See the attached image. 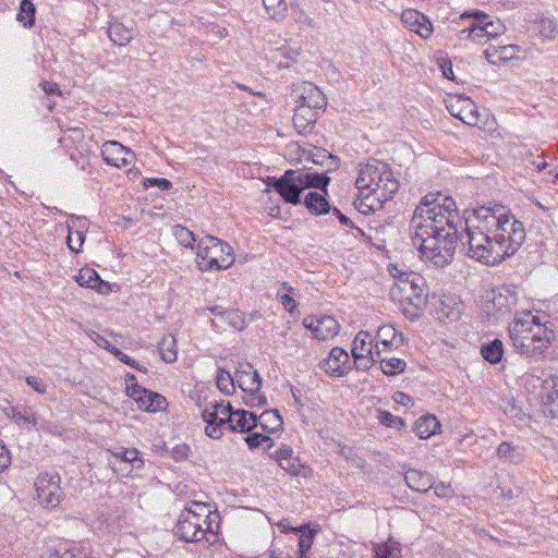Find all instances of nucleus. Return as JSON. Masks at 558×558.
I'll return each mask as SVG.
<instances>
[{
	"instance_id": "3",
	"label": "nucleus",
	"mask_w": 558,
	"mask_h": 558,
	"mask_svg": "<svg viewBox=\"0 0 558 558\" xmlns=\"http://www.w3.org/2000/svg\"><path fill=\"white\" fill-rule=\"evenodd\" d=\"M460 221L454 199L437 194L425 195L416 206L411 220V240L438 235L448 227H457Z\"/></svg>"
},
{
	"instance_id": "50",
	"label": "nucleus",
	"mask_w": 558,
	"mask_h": 558,
	"mask_svg": "<svg viewBox=\"0 0 558 558\" xmlns=\"http://www.w3.org/2000/svg\"><path fill=\"white\" fill-rule=\"evenodd\" d=\"M291 288L282 287L277 292V299L282 304L284 310L289 313H293L296 308V302L293 296L289 293Z\"/></svg>"
},
{
	"instance_id": "45",
	"label": "nucleus",
	"mask_w": 558,
	"mask_h": 558,
	"mask_svg": "<svg viewBox=\"0 0 558 558\" xmlns=\"http://www.w3.org/2000/svg\"><path fill=\"white\" fill-rule=\"evenodd\" d=\"M497 454L500 459H504L512 463H519L522 459V456L519 452L518 448L507 441H504L498 446Z\"/></svg>"
},
{
	"instance_id": "13",
	"label": "nucleus",
	"mask_w": 558,
	"mask_h": 558,
	"mask_svg": "<svg viewBox=\"0 0 558 558\" xmlns=\"http://www.w3.org/2000/svg\"><path fill=\"white\" fill-rule=\"evenodd\" d=\"M35 489L37 499L41 505L54 508L60 504L62 490L58 475L40 474L35 482Z\"/></svg>"
},
{
	"instance_id": "28",
	"label": "nucleus",
	"mask_w": 558,
	"mask_h": 558,
	"mask_svg": "<svg viewBox=\"0 0 558 558\" xmlns=\"http://www.w3.org/2000/svg\"><path fill=\"white\" fill-rule=\"evenodd\" d=\"M460 19H472L471 24L460 32L462 37L470 38L475 43H481L483 39H486V27L484 25V20L483 17L476 15V10L462 13Z\"/></svg>"
},
{
	"instance_id": "19",
	"label": "nucleus",
	"mask_w": 558,
	"mask_h": 558,
	"mask_svg": "<svg viewBox=\"0 0 558 558\" xmlns=\"http://www.w3.org/2000/svg\"><path fill=\"white\" fill-rule=\"evenodd\" d=\"M402 343V333L398 332L392 325H383L376 333L375 353L380 357L385 353L397 350Z\"/></svg>"
},
{
	"instance_id": "10",
	"label": "nucleus",
	"mask_w": 558,
	"mask_h": 558,
	"mask_svg": "<svg viewBox=\"0 0 558 558\" xmlns=\"http://www.w3.org/2000/svg\"><path fill=\"white\" fill-rule=\"evenodd\" d=\"M447 110L457 119L471 126H481L483 114L474 101L464 95H448L445 99Z\"/></svg>"
},
{
	"instance_id": "61",
	"label": "nucleus",
	"mask_w": 558,
	"mask_h": 558,
	"mask_svg": "<svg viewBox=\"0 0 558 558\" xmlns=\"http://www.w3.org/2000/svg\"><path fill=\"white\" fill-rule=\"evenodd\" d=\"M11 464V453L7 447L0 442V472L8 469Z\"/></svg>"
},
{
	"instance_id": "18",
	"label": "nucleus",
	"mask_w": 558,
	"mask_h": 558,
	"mask_svg": "<svg viewBox=\"0 0 558 558\" xmlns=\"http://www.w3.org/2000/svg\"><path fill=\"white\" fill-rule=\"evenodd\" d=\"M320 368L333 377L347 375L350 371V357L348 352L339 347L332 348L328 356L320 363Z\"/></svg>"
},
{
	"instance_id": "58",
	"label": "nucleus",
	"mask_w": 558,
	"mask_h": 558,
	"mask_svg": "<svg viewBox=\"0 0 558 558\" xmlns=\"http://www.w3.org/2000/svg\"><path fill=\"white\" fill-rule=\"evenodd\" d=\"M47 558H90L76 549H66L62 553H51Z\"/></svg>"
},
{
	"instance_id": "60",
	"label": "nucleus",
	"mask_w": 558,
	"mask_h": 558,
	"mask_svg": "<svg viewBox=\"0 0 558 558\" xmlns=\"http://www.w3.org/2000/svg\"><path fill=\"white\" fill-rule=\"evenodd\" d=\"M12 417L17 423L24 422V423H28L32 425L37 424V416L35 414L26 415L15 409L12 410Z\"/></svg>"
},
{
	"instance_id": "26",
	"label": "nucleus",
	"mask_w": 558,
	"mask_h": 558,
	"mask_svg": "<svg viewBox=\"0 0 558 558\" xmlns=\"http://www.w3.org/2000/svg\"><path fill=\"white\" fill-rule=\"evenodd\" d=\"M320 112V110L296 106L293 116V126L296 132L301 135L311 133Z\"/></svg>"
},
{
	"instance_id": "9",
	"label": "nucleus",
	"mask_w": 558,
	"mask_h": 558,
	"mask_svg": "<svg viewBox=\"0 0 558 558\" xmlns=\"http://www.w3.org/2000/svg\"><path fill=\"white\" fill-rule=\"evenodd\" d=\"M389 271L396 280L392 294L420 308L425 302V279L417 272L402 270L397 266H392Z\"/></svg>"
},
{
	"instance_id": "47",
	"label": "nucleus",
	"mask_w": 558,
	"mask_h": 558,
	"mask_svg": "<svg viewBox=\"0 0 558 558\" xmlns=\"http://www.w3.org/2000/svg\"><path fill=\"white\" fill-rule=\"evenodd\" d=\"M247 433L248 435L244 440L251 449L258 448L263 445H265L267 449L272 447L274 442L271 438L258 432L257 429H253L252 432Z\"/></svg>"
},
{
	"instance_id": "11",
	"label": "nucleus",
	"mask_w": 558,
	"mask_h": 558,
	"mask_svg": "<svg viewBox=\"0 0 558 558\" xmlns=\"http://www.w3.org/2000/svg\"><path fill=\"white\" fill-rule=\"evenodd\" d=\"M229 408L230 403L225 401L209 403L205 407L202 417L206 423L204 430L208 437L219 439L222 436L227 426Z\"/></svg>"
},
{
	"instance_id": "36",
	"label": "nucleus",
	"mask_w": 558,
	"mask_h": 558,
	"mask_svg": "<svg viewBox=\"0 0 558 558\" xmlns=\"http://www.w3.org/2000/svg\"><path fill=\"white\" fill-rule=\"evenodd\" d=\"M481 353L490 364L499 363L504 356V344L501 340L494 339L482 345Z\"/></svg>"
},
{
	"instance_id": "57",
	"label": "nucleus",
	"mask_w": 558,
	"mask_h": 558,
	"mask_svg": "<svg viewBox=\"0 0 558 558\" xmlns=\"http://www.w3.org/2000/svg\"><path fill=\"white\" fill-rule=\"evenodd\" d=\"M434 492L437 497L442 499H450L454 495V490L451 486V484L446 483H439L436 486H434Z\"/></svg>"
},
{
	"instance_id": "48",
	"label": "nucleus",
	"mask_w": 558,
	"mask_h": 558,
	"mask_svg": "<svg viewBox=\"0 0 558 558\" xmlns=\"http://www.w3.org/2000/svg\"><path fill=\"white\" fill-rule=\"evenodd\" d=\"M112 456L117 460L131 463L134 468H140L143 464V460L140 457V452L135 448H122L119 451L113 452Z\"/></svg>"
},
{
	"instance_id": "51",
	"label": "nucleus",
	"mask_w": 558,
	"mask_h": 558,
	"mask_svg": "<svg viewBox=\"0 0 558 558\" xmlns=\"http://www.w3.org/2000/svg\"><path fill=\"white\" fill-rule=\"evenodd\" d=\"M437 314L438 319L440 320L448 319L450 322H454L460 317V310L458 307L449 308L448 304L445 301H441Z\"/></svg>"
},
{
	"instance_id": "40",
	"label": "nucleus",
	"mask_w": 558,
	"mask_h": 558,
	"mask_svg": "<svg viewBox=\"0 0 558 558\" xmlns=\"http://www.w3.org/2000/svg\"><path fill=\"white\" fill-rule=\"evenodd\" d=\"M377 362L380 363V368L387 376L401 374L404 372L407 366L405 361L398 357H384L380 355V357L377 359Z\"/></svg>"
},
{
	"instance_id": "53",
	"label": "nucleus",
	"mask_w": 558,
	"mask_h": 558,
	"mask_svg": "<svg viewBox=\"0 0 558 558\" xmlns=\"http://www.w3.org/2000/svg\"><path fill=\"white\" fill-rule=\"evenodd\" d=\"M166 405H167L166 399L161 395L154 392V395L151 396L149 401H146L145 411L157 412V411L163 410L166 408Z\"/></svg>"
},
{
	"instance_id": "22",
	"label": "nucleus",
	"mask_w": 558,
	"mask_h": 558,
	"mask_svg": "<svg viewBox=\"0 0 558 558\" xmlns=\"http://www.w3.org/2000/svg\"><path fill=\"white\" fill-rule=\"evenodd\" d=\"M232 432L245 433L258 428L256 414L246 410H235L229 408L227 426Z\"/></svg>"
},
{
	"instance_id": "24",
	"label": "nucleus",
	"mask_w": 558,
	"mask_h": 558,
	"mask_svg": "<svg viewBox=\"0 0 558 558\" xmlns=\"http://www.w3.org/2000/svg\"><path fill=\"white\" fill-rule=\"evenodd\" d=\"M235 381L244 392L252 396L262 387V379L251 364H244L235 372Z\"/></svg>"
},
{
	"instance_id": "55",
	"label": "nucleus",
	"mask_w": 558,
	"mask_h": 558,
	"mask_svg": "<svg viewBox=\"0 0 558 558\" xmlns=\"http://www.w3.org/2000/svg\"><path fill=\"white\" fill-rule=\"evenodd\" d=\"M144 187L157 186L160 190H170L172 187L171 181L165 178H146L143 180Z\"/></svg>"
},
{
	"instance_id": "27",
	"label": "nucleus",
	"mask_w": 558,
	"mask_h": 558,
	"mask_svg": "<svg viewBox=\"0 0 558 558\" xmlns=\"http://www.w3.org/2000/svg\"><path fill=\"white\" fill-rule=\"evenodd\" d=\"M75 280L81 287L93 289L104 295L112 291L111 286L101 280L98 272L93 268H82L75 277Z\"/></svg>"
},
{
	"instance_id": "32",
	"label": "nucleus",
	"mask_w": 558,
	"mask_h": 558,
	"mask_svg": "<svg viewBox=\"0 0 558 558\" xmlns=\"http://www.w3.org/2000/svg\"><path fill=\"white\" fill-rule=\"evenodd\" d=\"M257 424L263 430L274 433L281 429L283 421L278 410H267L257 417Z\"/></svg>"
},
{
	"instance_id": "29",
	"label": "nucleus",
	"mask_w": 558,
	"mask_h": 558,
	"mask_svg": "<svg viewBox=\"0 0 558 558\" xmlns=\"http://www.w3.org/2000/svg\"><path fill=\"white\" fill-rule=\"evenodd\" d=\"M307 161L325 167L326 172H331L338 169L340 165V160L338 157L328 153L324 148L314 146H311L310 148Z\"/></svg>"
},
{
	"instance_id": "49",
	"label": "nucleus",
	"mask_w": 558,
	"mask_h": 558,
	"mask_svg": "<svg viewBox=\"0 0 558 558\" xmlns=\"http://www.w3.org/2000/svg\"><path fill=\"white\" fill-rule=\"evenodd\" d=\"M173 235L182 246L194 248L195 235L187 228L183 226H175L173 228Z\"/></svg>"
},
{
	"instance_id": "44",
	"label": "nucleus",
	"mask_w": 558,
	"mask_h": 558,
	"mask_svg": "<svg viewBox=\"0 0 558 558\" xmlns=\"http://www.w3.org/2000/svg\"><path fill=\"white\" fill-rule=\"evenodd\" d=\"M265 10L270 19L283 20L287 13V5L283 0H263Z\"/></svg>"
},
{
	"instance_id": "56",
	"label": "nucleus",
	"mask_w": 558,
	"mask_h": 558,
	"mask_svg": "<svg viewBox=\"0 0 558 558\" xmlns=\"http://www.w3.org/2000/svg\"><path fill=\"white\" fill-rule=\"evenodd\" d=\"M26 384L37 393L45 395L47 392V384L37 376H27L25 378Z\"/></svg>"
},
{
	"instance_id": "2",
	"label": "nucleus",
	"mask_w": 558,
	"mask_h": 558,
	"mask_svg": "<svg viewBox=\"0 0 558 558\" xmlns=\"http://www.w3.org/2000/svg\"><path fill=\"white\" fill-rule=\"evenodd\" d=\"M355 186L360 196L354 205L359 211L367 214L392 198L399 190V181L387 163L373 160L359 167Z\"/></svg>"
},
{
	"instance_id": "41",
	"label": "nucleus",
	"mask_w": 558,
	"mask_h": 558,
	"mask_svg": "<svg viewBox=\"0 0 558 558\" xmlns=\"http://www.w3.org/2000/svg\"><path fill=\"white\" fill-rule=\"evenodd\" d=\"M476 15L483 17L486 27V39L496 38L506 32V26L499 19H490L487 14L476 10Z\"/></svg>"
},
{
	"instance_id": "4",
	"label": "nucleus",
	"mask_w": 558,
	"mask_h": 558,
	"mask_svg": "<svg viewBox=\"0 0 558 558\" xmlns=\"http://www.w3.org/2000/svg\"><path fill=\"white\" fill-rule=\"evenodd\" d=\"M509 337L521 354L544 352L556 337L555 323L538 311L522 312L509 325Z\"/></svg>"
},
{
	"instance_id": "12",
	"label": "nucleus",
	"mask_w": 558,
	"mask_h": 558,
	"mask_svg": "<svg viewBox=\"0 0 558 558\" xmlns=\"http://www.w3.org/2000/svg\"><path fill=\"white\" fill-rule=\"evenodd\" d=\"M374 339L368 331L361 330L352 342V356L359 368L367 369L377 363L379 356L375 353Z\"/></svg>"
},
{
	"instance_id": "38",
	"label": "nucleus",
	"mask_w": 558,
	"mask_h": 558,
	"mask_svg": "<svg viewBox=\"0 0 558 558\" xmlns=\"http://www.w3.org/2000/svg\"><path fill=\"white\" fill-rule=\"evenodd\" d=\"M159 354L166 363H173L177 361V340L172 335H167L161 339L159 342Z\"/></svg>"
},
{
	"instance_id": "54",
	"label": "nucleus",
	"mask_w": 558,
	"mask_h": 558,
	"mask_svg": "<svg viewBox=\"0 0 558 558\" xmlns=\"http://www.w3.org/2000/svg\"><path fill=\"white\" fill-rule=\"evenodd\" d=\"M378 421L380 422V424L387 427H398L404 425L403 421L400 417L395 416L387 411H379Z\"/></svg>"
},
{
	"instance_id": "64",
	"label": "nucleus",
	"mask_w": 558,
	"mask_h": 558,
	"mask_svg": "<svg viewBox=\"0 0 558 558\" xmlns=\"http://www.w3.org/2000/svg\"><path fill=\"white\" fill-rule=\"evenodd\" d=\"M40 87L44 90V93L47 95L61 96V90H60L58 84H56V83L44 81L40 83Z\"/></svg>"
},
{
	"instance_id": "8",
	"label": "nucleus",
	"mask_w": 558,
	"mask_h": 558,
	"mask_svg": "<svg viewBox=\"0 0 558 558\" xmlns=\"http://www.w3.org/2000/svg\"><path fill=\"white\" fill-rule=\"evenodd\" d=\"M195 262L201 271L227 269L234 263L233 250L228 243L206 235L197 244Z\"/></svg>"
},
{
	"instance_id": "20",
	"label": "nucleus",
	"mask_w": 558,
	"mask_h": 558,
	"mask_svg": "<svg viewBox=\"0 0 558 558\" xmlns=\"http://www.w3.org/2000/svg\"><path fill=\"white\" fill-rule=\"evenodd\" d=\"M401 21L411 32L416 33L423 39H428L434 32L432 22L423 13L407 9L401 13Z\"/></svg>"
},
{
	"instance_id": "6",
	"label": "nucleus",
	"mask_w": 558,
	"mask_h": 558,
	"mask_svg": "<svg viewBox=\"0 0 558 558\" xmlns=\"http://www.w3.org/2000/svg\"><path fill=\"white\" fill-rule=\"evenodd\" d=\"M457 232V227H448L446 232H440L438 235L424 236L420 240H413L412 244L418 250L421 259L424 263L430 264L435 267H444L453 258Z\"/></svg>"
},
{
	"instance_id": "30",
	"label": "nucleus",
	"mask_w": 558,
	"mask_h": 558,
	"mask_svg": "<svg viewBox=\"0 0 558 558\" xmlns=\"http://www.w3.org/2000/svg\"><path fill=\"white\" fill-rule=\"evenodd\" d=\"M404 480L408 486L416 492L425 493L433 487L432 476L416 469L408 470Z\"/></svg>"
},
{
	"instance_id": "7",
	"label": "nucleus",
	"mask_w": 558,
	"mask_h": 558,
	"mask_svg": "<svg viewBox=\"0 0 558 558\" xmlns=\"http://www.w3.org/2000/svg\"><path fill=\"white\" fill-rule=\"evenodd\" d=\"M330 179L325 173H313L288 170L278 179L272 187L281 197L291 204L300 203V194L307 187H326Z\"/></svg>"
},
{
	"instance_id": "15",
	"label": "nucleus",
	"mask_w": 558,
	"mask_h": 558,
	"mask_svg": "<svg viewBox=\"0 0 558 558\" xmlns=\"http://www.w3.org/2000/svg\"><path fill=\"white\" fill-rule=\"evenodd\" d=\"M303 326L322 341L333 339L340 331V324L332 316H308L303 319Z\"/></svg>"
},
{
	"instance_id": "42",
	"label": "nucleus",
	"mask_w": 558,
	"mask_h": 558,
	"mask_svg": "<svg viewBox=\"0 0 558 558\" xmlns=\"http://www.w3.org/2000/svg\"><path fill=\"white\" fill-rule=\"evenodd\" d=\"M310 145H301L300 143H291L287 147V157L294 162H304L308 159Z\"/></svg>"
},
{
	"instance_id": "43",
	"label": "nucleus",
	"mask_w": 558,
	"mask_h": 558,
	"mask_svg": "<svg viewBox=\"0 0 558 558\" xmlns=\"http://www.w3.org/2000/svg\"><path fill=\"white\" fill-rule=\"evenodd\" d=\"M235 377L222 368H219L216 375L217 388L225 395H231L234 391Z\"/></svg>"
},
{
	"instance_id": "5",
	"label": "nucleus",
	"mask_w": 558,
	"mask_h": 558,
	"mask_svg": "<svg viewBox=\"0 0 558 558\" xmlns=\"http://www.w3.org/2000/svg\"><path fill=\"white\" fill-rule=\"evenodd\" d=\"M217 518L207 504L193 501L181 511L175 533L185 542H208V535L214 536L217 532L218 524L214 525Z\"/></svg>"
},
{
	"instance_id": "33",
	"label": "nucleus",
	"mask_w": 558,
	"mask_h": 558,
	"mask_svg": "<svg viewBox=\"0 0 558 558\" xmlns=\"http://www.w3.org/2000/svg\"><path fill=\"white\" fill-rule=\"evenodd\" d=\"M213 324L219 329H225L226 326H230L234 329L242 330L245 327V319L243 314L238 310H226L225 313H221L220 320H213Z\"/></svg>"
},
{
	"instance_id": "62",
	"label": "nucleus",
	"mask_w": 558,
	"mask_h": 558,
	"mask_svg": "<svg viewBox=\"0 0 558 558\" xmlns=\"http://www.w3.org/2000/svg\"><path fill=\"white\" fill-rule=\"evenodd\" d=\"M20 9L21 13H24L29 17L28 24L32 25L35 14V5L33 4L32 0H22Z\"/></svg>"
},
{
	"instance_id": "46",
	"label": "nucleus",
	"mask_w": 558,
	"mask_h": 558,
	"mask_svg": "<svg viewBox=\"0 0 558 558\" xmlns=\"http://www.w3.org/2000/svg\"><path fill=\"white\" fill-rule=\"evenodd\" d=\"M281 469L294 476H306L307 468L300 461L299 458L292 457L289 459H284L280 463Z\"/></svg>"
},
{
	"instance_id": "52",
	"label": "nucleus",
	"mask_w": 558,
	"mask_h": 558,
	"mask_svg": "<svg viewBox=\"0 0 558 558\" xmlns=\"http://www.w3.org/2000/svg\"><path fill=\"white\" fill-rule=\"evenodd\" d=\"M125 385H126L125 391H126V395L129 397L133 398L135 401L137 399H141L140 395L142 393V391L145 390V388H143L140 385H137L134 375H128L126 376Z\"/></svg>"
},
{
	"instance_id": "25",
	"label": "nucleus",
	"mask_w": 558,
	"mask_h": 558,
	"mask_svg": "<svg viewBox=\"0 0 558 558\" xmlns=\"http://www.w3.org/2000/svg\"><path fill=\"white\" fill-rule=\"evenodd\" d=\"M520 48L517 45L489 46L484 53L493 65H502L519 60Z\"/></svg>"
},
{
	"instance_id": "39",
	"label": "nucleus",
	"mask_w": 558,
	"mask_h": 558,
	"mask_svg": "<svg viewBox=\"0 0 558 558\" xmlns=\"http://www.w3.org/2000/svg\"><path fill=\"white\" fill-rule=\"evenodd\" d=\"M299 534V558H311L308 556V551L311 550L313 543L315 531L308 529L307 526H300L298 530Z\"/></svg>"
},
{
	"instance_id": "23",
	"label": "nucleus",
	"mask_w": 558,
	"mask_h": 558,
	"mask_svg": "<svg viewBox=\"0 0 558 558\" xmlns=\"http://www.w3.org/2000/svg\"><path fill=\"white\" fill-rule=\"evenodd\" d=\"M68 236L66 244L71 252L77 254L82 251L87 221L85 218L71 217L66 221Z\"/></svg>"
},
{
	"instance_id": "14",
	"label": "nucleus",
	"mask_w": 558,
	"mask_h": 558,
	"mask_svg": "<svg viewBox=\"0 0 558 558\" xmlns=\"http://www.w3.org/2000/svg\"><path fill=\"white\" fill-rule=\"evenodd\" d=\"M518 302V296L513 290L508 287H501L492 290L486 295V310L496 317H501L509 313Z\"/></svg>"
},
{
	"instance_id": "34",
	"label": "nucleus",
	"mask_w": 558,
	"mask_h": 558,
	"mask_svg": "<svg viewBox=\"0 0 558 558\" xmlns=\"http://www.w3.org/2000/svg\"><path fill=\"white\" fill-rule=\"evenodd\" d=\"M108 35L116 45L125 46L133 38V28L126 27L124 24L116 21L110 23Z\"/></svg>"
},
{
	"instance_id": "17",
	"label": "nucleus",
	"mask_w": 558,
	"mask_h": 558,
	"mask_svg": "<svg viewBox=\"0 0 558 558\" xmlns=\"http://www.w3.org/2000/svg\"><path fill=\"white\" fill-rule=\"evenodd\" d=\"M101 156L108 165L117 168L129 167L135 160L133 151L116 141H107L102 144Z\"/></svg>"
},
{
	"instance_id": "16",
	"label": "nucleus",
	"mask_w": 558,
	"mask_h": 558,
	"mask_svg": "<svg viewBox=\"0 0 558 558\" xmlns=\"http://www.w3.org/2000/svg\"><path fill=\"white\" fill-rule=\"evenodd\" d=\"M296 106L324 111L327 98L313 83L302 82L294 89Z\"/></svg>"
},
{
	"instance_id": "21",
	"label": "nucleus",
	"mask_w": 558,
	"mask_h": 558,
	"mask_svg": "<svg viewBox=\"0 0 558 558\" xmlns=\"http://www.w3.org/2000/svg\"><path fill=\"white\" fill-rule=\"evenodd\" d=\"M538 396L544 413L558 418V377L546 378L541 386Z\"/></svg>"
},
{
	"instance_id": "37",
	"label": "nucleus",
	"mask_w": 558,
	"mask_h": 558,
	"mask_svg": "<svg viewBox=\"0 0 558 558\" xmlns=\"http://www.w3.org/2000/svg\"><path fill=\"white\" fill-rule=\"evenodd\" d=\"M304 204L314 215L326 214L329 210L328 202L326 201L325 196L318 192H310L305 196Z\"/></svg>"
},
{
	"instance_id": "63",
	"label": "nucleus",
	"mask_w": 558,
	"mask_h": 558,
	"mask_svg": "<svg viewBox=\"0 0 558 558\" xmlns=\"http://www.w3.org/2000/svg\"><path fill=\"white\" fill-rule=\"evenodd\" d=\"M393 400L396 403L407 408H412L414 405L413 399L409 395L401 391L393 395Z\"/></svg>"
},
{
	"instance_id": "1",
	"label": "nucleus",
	"mask_w": 558,
	"mask_h": 558,
	"mask_svg": "<svg viewBox=\"0 0 558 558\" xmlns=\"http://www.w3.org/2000/svg\"><path fill=\"white\" fill-rule=\"evenodd\" d=\"M469 256L485 265H496L513 255L525 239V229L504 207L482 206L465 219Z\"/></svg>"
},
{
	"instance_id": "35",
	"label": "nucleus",
	"mask_w": 558,
	"mask_h": 558,
	"mask_svg": "<svg viewBox=\"0 0 558 558\" xmlns=\"http://www.w3.org/2000/svg\"><path fill=\"white\" fill-rule=\"evenodd\" d=\"M375 558H401V545L393 538L374 546Z\"/></svg>"
},
{
	"instance_id": "59",
	"label": "nucleus",
	"mask_w": 558,
	"mask_h": 558,
	"mask_svg": "<svg viewBox=\"0 0 558 558\" xmlns=\"http://www.w3.org/2000/svg\"><path fill=\"white\" fill-rule=\"evenodd\" d=\"M191 452L190 447L186 444H179L172 448V457L175 460H185L189 458Z\"/></svg>"
},
{
	"instance_id": "31",
	"label": "nucleus",
	"mask_w": 558,
	"mask_h": 558,
	"mask_svg": "<svg viewBox=\"0 0 558 558\" xmlns=\"http://www.w3.org/2000/svg\"><path fill=\"white\" fill-rule=\"evenodd\" d=\"M440 429V423L436 416L427 414L420 417L416 423L414 430L421 439H428Z\"/></svg>"
}]
</instances>
